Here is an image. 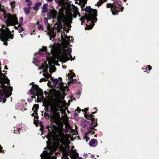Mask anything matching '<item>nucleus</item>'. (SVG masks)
Masks as SVG:
<instances>
[{
	"label": "nucleus",
	"instance_id": "nucleus-1",
	"mask_svg": "<svg viewBox=\"0 0 159 159\" xmlns=\"http://www.w3.org/2000/svg\"><path fill=\"white\" fill-rule=\"evenodd\" d=\"M47 50L46 47H43L42 48L40 49L39 53L38 54V56L41 55L42 57L44 56L47 60L46 61H44L42 66L38 68V70H42L43 72V75L46 78H41L39 81L40 82L47 81L48 80L47 79L51 77V75L48 73V71L51 73L52 72H54L56 70L55 67V58L52 56L49 57V53L47 52Z\"/></svg>",
	"mask_w": 159,
	"mask_h": 159
},
{
	"label": "nucleus",
	"instance_id": "nucleus-2",
	"mask_svg": "<svg viewBox=\"0 0 159 159\" xmlns=\"http://www.w3.org/2000/svg\"><path fill=\"white\" fill-rule=\"evenodd\" d=\"M66 36V38L62 45L52 46L50 47L52 56L54 58L59 57L62 61L64 62L72 58L71 55V48H69L67 49L66 48L70 42L72 41L73 39L72 37H69L67 35Z\"/></svg>",
	"mask_w": 159,
	"mask_h": 159
},
{
	"label": "nucleus",
	"instance_id": "nucleus-3",
	"mask_svg": "<svg viewBox=\"0 0 159 159\" xmlns=\"http://www.w3.org/2000/svg\"><path fill=\"white\" fill-rule=\"evenodd\" d=\"M48 133L46 137L48 141L46 142L47 146H51L54 142L55 139H57L62 143H64L68 142L69 136L68 134H64L63 129H58L57 127L51 124L47 126Z\"/></svg>",
	"mask_w": 159,
	"mask_h": 159
},
{
	"label": "nucleus",
	"instance_id": "nucleus-4",
	"mask_svg": "<svg viewBox=\"0 0 159 159\" xmlns=\"http://www.w3.org/2000/svg\"><path fill=\"white\" fill-rule=\"evenodd\" d=\"M55 99L54 100L49 111L51 113L52 121L55 122L58 117V111H61L63 106L62 100L64 99V96L63 93L58 91L55 94Z\"/></svg>",
	"mask_w": 159,
	"mask_h": 159
},
{
	"label": "nucleus",
	"instance_id": "nucleus-5",
	"mask_svg": "<svg viewBox=\"0 0 159 159\" xmlns=\"http://www.w3.org/2000/svg\"><path fill=\"white\" fill-rule=\"evenodd\" d=\"M85 11L87 12L84 17L80 18V20L81 21V25L84 22V20L85 19L87 21L89 25H87L85 27V30H90L92 29L97 21L96 17L97 15V10L96 9H92L90 7H86L84 9Z\"/></svg>",
	"mask_w": 159,
	"mask_h": 159
},
{
	"label": "nucleus",
	"instance_id": "nucleus-6",
	"mask_svg": "<svg viewBox=\"0 0 159 159\" xmlns=\"http://www.w3.org/2000/svg\"><path fill=\"white\" fill-rule=\"evenodd\" d=\"M47 17L49 19H50L51 18L56 19L59 23L63 22L64 24H66L65 21V16L61 11L58 13L55 9H52L48 13Z\"/></svg>",
	"mask_w": 159,
	"mask_h": 159
},
{
	"label": "nucleus",
	"instance_id": "nucleus-7",
	"mask_svg": "<svg viewBox=\"0 0 159 159\" xmlns=\"http://www.w3.org/2000/svg\"><path fill=\"white\" fill-rule=\"evenodd\" d=\"M0 31V39L1 41L4 42V45L7 46V42L8 40V39H13V35L11 34L10 30L8 27L6 28V30L1 28Z\"/></svg>",
	"mask_w": 159,
	"mask_h": 159
},
{
	"label": "nucleus",
	"instance_id": "nucleus-8",
	"mask_svg": "<svg viewBox=\"0 0 159 159\" xmlns=\"http://www.w3.org/2000/svg\"><path fill=\"white\" fill-rule=\"evenodd\" d=\"M116 0L114 3H108L107 5V8L111 7V11L113 15L117 14L118 12L122 11L123 9V7L121 6V2L118 1L116 2Z\"/></svg>",
	"mask_w": 159,
	"mask_h": 159
},
{
	"label": "nucleus",
	"instance_id": "nucleus-9",
	"mask_svg": "<svg viewBox=\"0 0 159 159\" xmlns=\"http://www.w3.org/2000/svg\"><path fill=\"white\" fill-rule=\"evenodd\" d=\"M30 93L32 95L35 94L37 98L43 99V93L41 89L38 86L33 84L32 88L30 89Z\"/></svg>",
	"mask_w": 159,
	"mask_h": 159
},
{
	"label": "nucleus",
	"instance_id": "nucleus-10",
	"mask_svg": "<svg viewBox=\"0 0 159 159\" xmlns=\"http://www.w3.org/2000/svg\"><path fill=\"white\" fill-rule=\"evenodd\" d=\"M53 83L54 87L57 89H59L63 93L64 91H66V90H67V88L63 85L61 78L59 77L58 79H54L53 80Z\"/></svg>",
	"mask_w": 159,
	"mask_h": 159
},
{
	"label": "nucleus",
	"instance_id": "nucleus-11",
	"mask_svg": "<svg viewBox=\"0 0 159 159\" xmlns=\"http://www.w3.org/2000/svg\"><path fill=\"white\" fill-rule=\"evenodd\" d=\"M66 12L67 18L69 20H71L73 17L76 18L77 15L79 16H80V14L78 10V8L76 7H74L72 10H66Z\"/></svg>",
	"mask_w": 159,
	"mask_h": 159
},
{
	"label": "nucleus",
	"instance_id": "nucleus-12",
	"mask_svg": "<svg viewBox=\"0 0 159 159\" xmlns=\"http://www.w3.org/2000/svg\"><path fill=\"white\" fill-rule=\"evenodd\" d=\"M54 151L50 148L47 150H44L40 155L41 159H56V157L53 156Z\"/></svg>",
	"mask_w": 159,
	"mask_h": 159
},
{
	"label": "nucleus",
	"instance_id": "nucleus-13",
	"mask_svg": "<svg viewBox=\"0 0 159 159\" xmlns=\"http://www.w3.org/2000/svg\"><path fill=\"white\" fill-rule=\"evenodd\" d=\"M48 20L46 18L44 19L45 25H47V29L48 30V34L50 37V40H51L52 38H54L56 36L55 33L54 32L55 29L54 28H50L49 25L47 22Z\"/></svg>",
	"mask_w": 159,
	"mask_h": 159
},
{
	"label": "nucleus",
	"instance_id": "nucleus-14",
	"mask_svg": "<svg viewBox=\"0 0 159 159\" xmlns=\"http://www.w3.org/2000/svg\"><path fill=\"white\" fill-rule=\"evenodd\" d=\"M85 117L89 120H91L92 122V128L93 129L94 127L96 126L98 124L97 123V119L96 118L93 117L94 116L92 114H87L86 113L84 115Z\"/></svg>",
	"mask_w": 159,
	"mask_h": 159
},
{
	"label": "nucleus",
	"instance_id": "nucleus-15",
	"mask_svg": "<svg viewBox=\"0 0 159 159\" xmlns=\"http://www.w3.org/2000/svg\"><path fill=\"white\" fill-rule=\"evenodd\" d=\"M71 148L72 149L71 151L69 150H67L68 153L69 154L70 157L71 159H76L75 158L78 156V154L76 153L75 149L73 150V149L74 148V146H72Z\"/></svg>",
	"mask_w": 159,
	"mask_h": 159
},
{
	"label": "nucleus",
	"instance_id": "nucleus-16",
	"mask_svg": "<svg viewBox=\"0 0 159 159\" xmlns=\"http://www.w3.org/2000/svg\"><path fill=\"white\" fill-rule=\"evenodd\" d=\"M26 105V102L25 101H23L20 103H18L16 105V107L18 108L19 110L23 111L24 110H27L26 108H25V106Z\"/></svg>",
	"mask_w": 159,
	"mask_h": 159
},
{
	"label": "nucleus",
	"instance_id": "nucleus-17",
	"mask_svg": "<svg viewBox=\"0 0 159 159\" xmlns=\"http://www.w3.org/2000/svg\"><path fill=\"white\" fill-rule=\"evenodd\" d=\"M65 124L66 127L65 132L66 133H67L69 131H74V129H71L69 123L68 122L67 120H65Z\"/></svg>",
	"mask_w": 159,
	"mask_h": 159
},
{
	"label": "nucleus",
	"instance_id": "nucleus-18",
	"mask_svg": "<svg viewBox=\"0 0 159 159\" xmlns=\"http://www.w3.org/2000/svg\"><path fill=\"white\" fill-rule=\"evenodd\" d=\"M89 145L91 147H96L98 144V142L95 139H92L89 143Z\"/></svg>",
	"mask_w": 159,
	"mask_h": 159
},
{
	"label": "nucleus",
	"instance_id": "nucleus-19",
	"mask_svg": "<svg viewBox=\"0 0 159 159\" xmlns=\"http://www.w3.org/2000/svg\"><path fill=\"white\" fill-rule=\"evenodd\" d=\"M42 5L41 2H38L36 3L33 7V9L35 11L38 10L39 7Z\"/></svg>",
	"mask_w": 159,
	"mask_h": 159
},
{
	"label": "nucleus",
	"instance_id": "nucleus-20",
	"mask_svg": "<svg viewBox=\"0 0 159 159\" xmlns=\"http://www.w3.org/2000/svg\"><path fill=\"white\" fill-rule=\"evenodd\" d=\"M48 4H44L42 7L43 13H46L48 12V10L47 9Z\"/></svg>",
	"mask_w": 159,
	"mask_h": 159
},
{
	"label": "nucleus",
	"instance_id": "nucleus-21",
	"mask_svg": "<svg viewBox=\"0 0 159 159\" xmlns=\"http://www.w3.org/2000/svg\"><path fill=\"white\" fill-rule=\"evenodd\" d=\"M38 108V104H35L34 105L33 107L32 108V110L34 111V112H37Z\"/></svg>",
	"mask_w": 159,
	"mask_h": 159
},
{
	"label": "nucleus",
	"instance_id": "nucleus-22",
	"mask_svg": "<svg viewBox=\"0 0 159 159\" xmlns=\"http://www.w3.org/2000/svg\"><path fill=\"white\" fill-rule=\"evenodd\" d=\"M145 70L144 71L145 72H147V73H148L149 71L150 70L152 69V67L150 65H148L147 67H146L145 68H144Z\"/></svg>",
	"mask_w": 159,
	"mask_h": 159
},
{
	"label": "nucleus",
	"instance_id": "nucleus-23",
	"mask_svg": "<svg viewBox=\"0 0 159 159\" xmlns=\"http://www.w3.org/2000/svg\"><path fill=\"white\" fill-rule=\"evenodd\" d=\"M29 7H25L24 9V11L26 14H28L30 12V9Z\"/></svg>",
	"mask_w": 159,
	"mask_h": 159
},
{
	"label": "nucleus",
	"instance_id": "nucleus-24",
	"mask_svg": "<svg viewBox=\"0 0 159 159\" xmlns=\"http://www.w3.org/2000/svg\"><path fill=\"white\" fill-rule=\"evenodd\" d=\"M69 153H67V154H66L65 153H64L63 154V156L62 157V159H68V154Z\"/></svg>",
	"mask_w": 159,
	"mask_h": 159
},
{
	"label": "nucleus",
	"instance_id": "nucleus-25",
	"mask_svg": "<svg viewBox=\"0 0 159 159\" xmlns=\"http://www.w3.org/2000/svg\"><path fill=\"white\" fill-rule=\"evenodd\" d=\"M44 116L47 119H49L50 117V116L49 114L47 113L46 111L44 113Z\"/></svg>",
	"mask_w": 159,
	"mask_h": 159
},
{
	"label": "nucleus",
	"instance_id": "nucleus-26",
	"mask_svg": "<svg viewBox=\"0 0 159 159\" xmlns=\"http://www.w3.org/2000/svg\"><path fill=\"white\" fill-rule=\"evenodd\" d=\"M106 1V0H99V2L97 3L96 5L98 6H99L101 4H102Z\"/></svg>",
	"mask_w": 159,
	"mask_h": 159
},
{
	"label": "nucleus",
	"instance_id": "nucleus-27",
	"mask_svg": "<svg viewBox=\"0 0 159 159\" xmlns=\"http://www.w3.org/2000/svg\"><path fill=\"white\" fill-rule=\"evenodd\" d=\"M16 2L15 1H13L10 2V4L12 7H15Z\"/></svg>",
	"mask_w": 159,
	"mask_h": 159
},
{
	"label": "nucleus",
	"instance_id": "nucleus-28",
	"mask_svg": "<svg viewBox=\"0 0 159 159\" xmlns=\"http://www.w3.org/2000/svg\"><path fill=\"white\" fill-rule=\"evenodd\" d=\"M69 79L70 80V81L71 83H76L77 81V80L76 79Z\"/></svg>",
	"mask_w": 159,
	"mask_h": 159
},
{
	"label": "nucleus",
	"instance_id": "nucleus-29",
	"mask_svg": "<svg viewBox=\"0 0 159 159\" xmlns=\"http://www.w3.org/2000/svg\"><path fill=\"white\" fill-rule=\"evenodd\" d=\"M19 27H20V28L19 29L18 32L19 33H20L22 32L24 30H23V29L22 27H21V25H19Z\"/></svg>",
	"mask_w": 159,
	"mask_h": 159
},
{
	"label": "nucleus",
	"instance_id": "nucleus-30",
	"mask_svg": "<svg viewBox=\"0 0 159 159\" xmlns=\"http://www.w3.org/2000/svg\"><path fill=\"white\" fill-rule=\"evenodd\" d=\"M38 117H36L34 119V123L35 125H36V124L38 122Z\"/></svg>",
	"mask_w": 159,
	"mask_h": 159
},
{
	"label": "nucleus",
	"instance_id": "nucleus-31",
	"mask_svg": "<svg viewBox=\"0 0 159 159\" xmlns=\"http://www.w3.org/2000/svg\"><path fill=\"white\" fill-rule=\"evenodd\" d=\"M75 76V73H73L71 74V75H68V79H72L73 77H74Z\"/></svg>",
	"mask_w": 159,
	"mask_h": 159
},
{
	"label": "nucleus",
	"instance_id": "nucleus-32",
	"mask_svg": "<svg viewBox=\"0 0 159 159\" xmlns=\"http://www.w3.org/2000/svg\"><path fill=\"white\" fill-rule=\"evenodd\" d=\"M23 21V17H21L19 19V22L20 23L19 25H21Z\"/></svg>",
	"mask_w": 159,
	"mask_h": 159
},
{
	"label": "nucleus",
	"instance_id": "nucleus-33",
	"mask_svg": "<svg viewBox=\"0 0 159 159\" xmlns=\"http://www.w3.org/2000/svg\"><path fill=\"white\" fill-rule=\"evenodd\" d=\"M33 62L34 64H36L38 62V60L37 59V58L36 57H34L33 59Z\"/></svg>",
	"mask_w": 159,
	"mask_h": 159
},
{
	"label": "nucleus",
	"instance_id": "nucleus-34",
	"mask_svg": "<svg viewBox=\"0 0 159 159\" xmlns=\"http://www.w3.org/2000/svg\"><path fill=\"white\" fill-rule=\"evenodd\" d=\"M38 28L39 30H43V26L42 25H38Z\"/></svg>",
	"mask_w": 159,
	"mask_h": 159
},
{
	"label": "nucleus",
	"instance_id": "nucleus-35",
	"mask_svg": "<svg viewBox=\"0 0 159 159\" xmlns=\"http://www.w3.org/2000/svg\"><path fill=\"white\" fill-rule=\"evenodd\" d=\"M27 2H28L27 5L28 6V7L30 8V7L32 4V2L30 1H29Z\"/></svg>",
	"mask_w": 159,
	"mask_h": 159
},
{
	"label": "nucleus",
	"instance_id": "nucleus-36",
	"mask_svg": "<svg viewBox=\"0 0 159 159\" xmlns=\"http://www.w3.org/2000/svg\"><path fill=\"white\" fill-rule=\"evenodd\" d=\"M20 129H19L17 130H14V133L15 134H19L20 133V132L19 131V130Z\"/></svg>",
	"mask_w": 159,
	"mask_h": 159
},
{
	"label": "nucleus",
	"instance_id": "nucleus-37",
	"mask_svg": "<svg viewBox=\"0 0 159 159\" xmlns=\"http://www.w3.org/2000/svg\"><path fill=\"white\" fill-rule=\"evenodd\" d=\"M3 148L0 145V152H4V150H2V149Z\"/></svg>",
	"mask_w": 159,
	"mask_h": 159
},
{
	"label": "nucleus",
	"instance_id": "nucleus-38",
	"mask_svg": "<svg viewBox=\"0 0 159 159\" xmlns=\"http://www.w3.org/2000/svg\"><path fill=\"white\" fill-rule=\"evenodd\" d=\"M63 35H64L65 37H66V34L65 35V32L61 34V36L62 37V39H63L64 38L63 37Z\"/></svg>",
	"mask_w": 159,
	"mask_h": 159
},
{
	"label": "nucleus",
	"instance_id": "nucleus-39",
	"mask_svg": "<svg viewBox=\"0 0 159 159\" xmlns=\"http://www.w3.org/2000/svg\"><path fill=\"white\" fill-rule=\"evenodd\" d=\"M37 112H34V113H33L32 114V116H36V115H37Z\"/></svg>",
	"mask_w": 159,
	"mask_h": 159
},
{
	"label": "nucleus",
	"instance_id": "nucleus-40",
	"mask_svg": "<svg viewBox=\"0 0 159 159\" xmlns=\"http://www.w3.org/2000/svg\"><path fill=\"white\" fill-rule=\"evenodd\" d=\"M76 111H77L78 112H80V111H81V110L80 109L79 107H77Z\"/></svg>",
	"mask_w": 159,
	"mask_h": 159
},
{
	"label": "nucleus",
	"instance_id": "nucleus-41",
	"mask_svg": "<svg viewBox=\"0 0 159 159\" xmlns=\"http://www.w3.org/2000/svg\"><path fill=\"white\" fill-rule=\"evenodd\" d=\"M69 71L70 72V73L68 74V75H71V74L73 73V70H69Z\"/></svg>",
	"mask_w": 159,
	"mask_h": 159
},
{
	"label": "nucleus",
	"instance_id": "nucleus-42",
	"mask_svg": "<svg viewBox=\"0 0 159 159\" xmlns=\"http://www.w3.org/2000/svg\"><path fill=\"white\" fill-rule=\"evenodd\" d=\"M88 110V108H85L84 109L82 110V111H85V112H86Z\"/></svg>",
	"mask_w": 159,
	"mask_h": 159
},
{
	"label": "nucleus",
	"instance_id": "nucleus-43",
	"mask_svg": "<svg viewBox=\"0 0 159 159\" xmlns=\"http://www.w3.org/2000/svg\"><path fill=\"white\" fill-rule=\"evenodd\" d=\"M40 126L41 127V129H43V125L42 124H40Z\"/></svg>",
	"mask_w": 159,
	"mask_h": 159
},
{
	"label": "nucleus",
	"instance_id": "nucleus-44",
	"mask_svg": "<svg viewBox=\"0 0 159 159\" xmlns=\"http://www.w3.org/2000/svg\"><path fill=\"white\" fill-rule=\"evenodd\" d=\"M78 115V114L77 113H75V114H74V116H77V115Z\"/></svg>",
	"mask_w": 159,
	"mask_h": 159
},
{
	"label": "nucleus",
	"instance_id": "nucleus-45",
	"mask_svg": "<svg viewBox=\"0 0 159 159\" xmlns=\"http://www.w3.org/2000/svg\"><path fill=\"white\" fill-rule=\"evenodd\" d=\"M78 156L76 157V158H75L76 159V158H77V157H78ZM77 159H83L81 157H78L77 158Z\"/></svg>",
	"mask_w": 159,
	"mask_h": 159
},
{
	"label": "nucleus",
	"instance_id": "nucleus-46",
	"mask_svg": "<svg viewBox=\"0 0 159 159\" xmlns=\"http://www.w3.org/2000/svg\"><path fill=\"white\" fill-rule=\"evenodd\" d=\"M53 0H47L48 2H51L53 1Z\"/></svg>",
	"mask_w": 159,
	"mask_h": 159
},
{
	"label": "nucleus",
	"instance_id": "nucleus-47",
	"mask_svg": "<svg viewBox=\"0 0 159 159\" xmlns=\"http://www.w3.org/2000/svg\"><path fill=\"white\" fill-rule=\"evenodd\" d=\"M44 93H45V95H47V93H48V92H46V91H45V92H44Z\"/></svg>",
	"mask_w": 159,
	"mask_h": 159
},
{
	"label": "nucleus",
	"instance_id": "nucleus-48",
	"mask_svg": "<svg viewBox=\"0 0 159 159\" xmlns=\"http://www.w3.org/2000/svg\"><path fill=\"white\" fill-rule=\"evenodd\" d=\"M19 27V25H18V26L17 27H16V26H15V27L16 29H18V27Z\"/></svg>",
	"mask_w": 159,
	"mask_h": 159
},
{
	"label": "nucleus",
	"instance_id": "nucleus-49",
	"mask_svg": "<svg viewBox=\"0 0 159 159\" xmlns=\"http://www.w3.org/2000/svg\"><path fill=\"white\" fill-rule=\"evenodd\" d=\"M5 69L6 70H7L8 69V68H7V66H5Z\"/></svg>",
	"mask_w": 159,
	"mask_h": 159
},
{
	"label": "nucleus",
	"instance_id": "nucleus-50",
	"mask_svg": "<svg viewBox=\"0 0 159 159\" xmlns=\"http://www.w3.org/2000/svg\"><path fill=\"white\" fill-rule=\"evenodd\" d=\"M91 157H92V158H93L94 157V155H91Z\"/></svg>",
	"mask_w": 159,
	"mask_h": 159
},
{
	"label": "nucleus",
	"instance_id": "nucleus-51",
	"mask_svg": "<svg viewBox=\"0 0 159 159\" xmlns=\"http://www.w3.org/2000/svg\"><path fill=\"white\" fill-rule=\"evenodd\" d=\"M29 1H30V0H25L26 2H28Z\"/></svg>",
	"mask_w": 159,
	"mask_h": 159
},
{
	"label": "nucleus",
	"instance_id": "nucleus-52",
	"mask_svg": "<svg viewBox=\"0 0 159 159\" xmlns=\"http://www.w3.org/2000/svg\"><path fill=\"white\" fill-rule=\"evenodd\" d=\"M67 26L69 27V26L70 25V24H67Z\"/></svg>",
	"mask_w": 159,
	"mask_h": 159
},
{
	"label": "nucleus",
	"instance_id": "nucleus-53",
	"mask_svg": "<svg viewBox=\"0 0 159 159\" xmlns=\"http://www.w3.org/2000/svg\"><path fill=\"white\" fill-rule=\"evenodd\" d=\"M75 59V57H74V58L73 59H71V60L72 61V60H74Z\"/></svg>",
	"mask_w": 159,
	"mask_h": 159
},
{
	"label": "nucleus",
	"instance_id": "nucleus-54",
	"mask_svg": "<svg viewBox=\"0 0 159 159\" xmlns=\"http://www.w3.org/2000/svg\"><path fill=\"white\" fill-rule=\"evenodd\" d=\"M2 28L5 27L3 25H2Z\"/></svg>",
	"mask_w": 159,
	"mask_h": 159
},
{
	"label": "nucleus",
	"instance_id": "nucleus-55",
	"mask_svg": "<svg viewBox=\"0 0 159 159\" xmlns=\"http://www.w3.org/2000/svg\"><path fill=\"white\" fill-rule=\"evenodd\" d=\"M95 113V112H93L92 113V114H94Z\"/></svg>",
	"mask_w": 159,
	"mask_h": 159
},
{
	"label": "nucleus",
	"instance_id": "nucleus-56",
	"mask_svg": "<svg viewBox=\"0 0 159 159\" xmlns=\"http://www.w3.org/2000/svg\"><path fill=\"white\" fill-rule=\"evenodd\" d=\"M95 109L96 110V111H97V109L96 108H95Z\"/></svg>",
	"mask_w": 159,
	"mask_h": 159
},
{
	"label": "nucleus",
	"instance_id": "nucleus-57",
	"mask_svg": "<svg viewBox=\"0 0 159 159\" xmlns=\"http://www.w3.org/2000/svg\"><path fill=\"white\" fill-rule=\"evenodd\" d=\"M63 68L65 69L66 68V67H63Z\"/></svg>",
	"mask_w": 159,
	"mask_h": 159
},
{
	"label": "nucleus",
	"instance_id": "nucleus-58",
	"mask_svg": "<svg viewBox=\"0 0 159 159\" xmlns=\"http://www.w3.org/2000/svg\"><path fill=\"white\" fill-rule=\"evenodd\" d=\"M63 68L65 69L66 68V67H63Z\"/></svg>",
	"mask_w": 159,
	"mask_h": 159
},
{
	"label": "nucleus",
	"instance_id": "nucleus-59",
	"mask_svg": "<svg viewBox=\"0 0 159 159\" xmlns=\"http://www.w3.org/2000/svg\"><path fill=\"white\" fill-rule=\"evenodd\" d=\"M20 35H22V34H20ZM21 37H23L22 36H21Z\"/></svg>",
	"mask_w": 159,
	"mask_h": 159
},
{
	"label": "nucleus",
	"instance_id": "nucleus-60",
	"mask_svg": "<svg viewBox=\"0 0 159 159\" xmlns=\"http://www.w3.org/2000/svg\"><path fill=\"white\" fill-rule=\"evenodd\" d=\"M126 0H124V1H125V2H126Z\"/></svg>",
	"mask_w": 159,
	"mask_h": 159
},
{
	"label": "nucleus",
	"instance_id": "nucleus-61",
	"mask_svg": "<svg viewBox=\"0 0 159 159\" xmlns=\"http://www.w3.org/2000/svg\"><path fill=\"white\" fill-rule=\"evenodd\" d=\"M142 69H143H143H144V68H143H143H142Z\"/></svg>",
	"mask_w": 159,
	"mask_h": 159
},
{
	"label": "nucleus",
	"instance_id": "nucleus-62",
	"mask_svg": "<svg viewBox=\"0 0 159 159\" xmlns=\"http://www.w3.org/2000/svg\"><path fill=\"white\" fill-rule=\"evenodd\" d=\"M2 0V1H4V0Z\"/></svg>",
	"mask_w": 159,
	"mask_h": 159
},
{
	"label": "nucleus",
	"instance_id": "nucleus-63",
	"mask_svg": "<svg viewBox=\"0 0 159 159\" xmlns=\"http://www.w3.org/2000/svg\"><path fill=\"white\" fill-rule=\"evenodd\" d=\"M95 159H96V158Z\"/></svg>",
	"mask_w": 159,
	"mask_h": 159
}]
</instances>
